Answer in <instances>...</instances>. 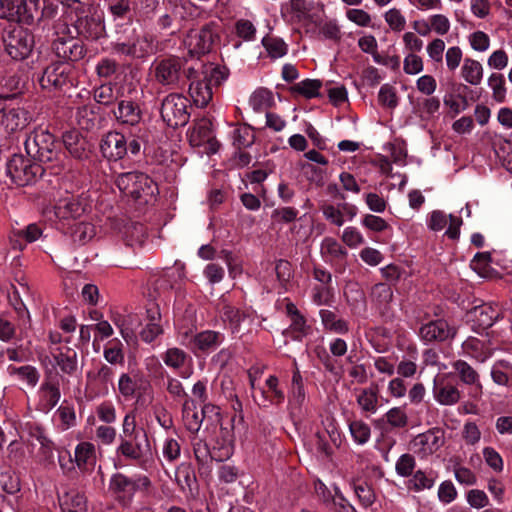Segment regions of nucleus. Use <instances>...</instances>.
Returning <instances> with one entry per match:
<instances>
[{"label": "nucleus", "instance_id": "nucleus-10", "mask_svg": "<svg viewBox=\"0 0 512 512\" xmlns=\"http://www.w3.org/2000/svg\"><path fill=\"white\" fill-rule=\"evenodd\" d=\"M189 100L181 94L167 95L161 104V117L170 127L176 128L188 123L190 113L188 111Z\"/></svg>", "mask_w": 512, "mask_h": 512}, {"label": "nucleus", "instance_id": "nucleus-35", "mask_svg": "<svg viewBox=\"0 0 512 512\" xmlns=\"http://www.w3.org/2000/svg\"><path fill=\"white\" fill-rule=\"evenodd\" d=\"M223 341V335L215 331H203L195 335L191 342V349H198L201 351H209L216 349Z\"/></svg>", "mask_w": 512, "mask_h": 512}, {"label": "nucleus", "instance_id": "nucleus-48", "mask_svg": "<svg viewBox=\"0 0 512 512\" xmlns=\"http://www.w3.org/2000/svg\"><path fill=\"white\" fill-rule=\"evenodd\" d=\"M219 438L221 440H225V447L220 448L219 455L215 456L216 461H223L225 459L230 458L234 452V434L231 427H223L220 428Z\"/></svg>", "mask_w": 512, "mask_h": 512}, {"label": "nucleus", "instance_id": "nucleus-29", "mask_svg": "<svg viewBox=\"0 0 512 512\" xmlns=\"http://www.w3.org/2000/svg\"><path fill=\"white\" fill-rule=\"evenodd\" d=\"M438 479V473L432 469L417 470L413 473L407 483L409 490L414 492H421L430 490L434 487Z\"/></svg>", "mask_w": 512, "mask_h": 512}, {"label": "nucleus", "instance_id": "nucleus-17", "mask_svg": "<svg viewBox=\"0 0 512 512\" xmlns=\"http://www.w3.org/2000/svg\"><path fill=\"white\" fill-rule=\"evenodd\" d=\"M215 39L212 25L191 30L184 39V44L191 55H202L210 51Z\"/></svg>", "mask_w": 512, "mask_h": 512}, {"label": "nucleus", "instance_id": "nucleus-51", "mask_svg": "<svg viewBox=\"0 0 512 512\" xmlns=\"http://www.w3.org/2000/svg\"><path fill=\"white\" fill-rule=\"evenodd\" d=\"M138 387V380L136 376L133 377L128 373L120 375L118 380V391L124 399L128 400L134 397Z\"/></svg>", "mask_w": 512, "mask_h": 512}, {"label": "nucleus", "instance_id": "nucleus-30", "mask_svg": "<svg viewBox=\"0 0 512 512\" xmlns=\"http://www.w3.org/2000/svg\"><path fill=\"white\" fill-rule=\"evenodd\" d=\"M319 316L324 330L335 334H346L349 332L348 322L340 317L336 311L321 309Z\"/></svg>", "mask_w": 512, "mask_h": 512}, {"label": "nucleus", "instance_id": "nucleus-43", "mask_svg": "<svg viewBox=\"0 0 512 512\" xmlns=\"http://www.w3.org/2000/svg\"><path fill=\"white\" fill-rule=\"evenodd\" d=\"M273 102L272 92L264 88L255 90L249 98V105L255 112L267 110L272 106Z\"/></svg>", "mask_w": 512, "mask_h": 512}, {"label": "nucleus", "instance_id": "nucleus-53", "mask_svg": "<svg viewBox=\"0 0 512 512\" xmlns=\"http://www.w3.org/2000/svg\"><path fill=\"white\" fill-rule=\"evenodd\" d=\"M481 430L475 421L468 420L463 424L461 437L467 446H476L481 440Z\"/></svg>", "mask_w": 512, "mask_h": 512}, {"label": "nucleus", "instance_id": "nucleus-19", "mask_svg": "<svg viewBox=\"0 0 512 512\" xmlns=\"http://www.w3.org/2000/svg\"><path fill=\"white\" fill-rule=\"evenodd\" d=\"M75 17L76 19L72 20L74 21L73 29L79 36L96 40L103 35L105 27L100 16L78 14V16Z\"/></svg>", "mask_w": 512, "mask_h": 512}, {"label": "nucleus", "instance_id": "nucleus-4", "mask_svg": "<svg viewBox=\"0 0 512 512\" xmlns=\"http://www.w3.org/2000/svg\"><path fill=\"white\" fill-rule=\"evenodd\" d=\"M55 38L52 41V51L62 62L77 61L83 58L85 50L74 38L72 29L65 21L59 20L55 26Z\"/></svg>", "mask_w": 512, "mask_h": 512}, {"label": "nucleus", "instance_id": "nucleus-63", "mask_svg": "<svg viewBox=\"0 0 512 512\" xmlns=\"http://www.w3.org/2000/svg\"><path fill=\"white\" fill-rule=\"evenodd\" d=\"M290 321L291 323L287 329V333H292L294 339L301 340L309 334L310 326L307 324L302 314L296 315L294 318H291Z\"/></svg>", "mask_w": 512, "mask_h": 512}, {"label": "nucleus", "instance_id": "nucleus-49", "mask_svg": "<svg viewBox=\"0 0 512 512\" xmlns=\"http://www.w3.org/2000/svg\"><path fill=\"white\" fill-rule=\"evenodd\" d=\"M191 443L194 457L200 465H205L212 459L215 460L214 450L211 451L204 440L194 437Z\"/></svg>", "mask_w": 512, "mask_h": 512}, {"label": "nucleus", "instance_id": "nucleus-14", "mask_svg": "<svg viewBox=\"0 0 512 512\" xmlns=\"http://www.w3.org/2000/svg\"><path fill=\"white\" fill-rule=\"evenodd\" d=\"M113 370L108 365H95L86 374V391L93 397L105 396L112 386Z\"/></svg>", "mask_w": 512, "mask_h": 512}, {"label": "nucleus", "instance_id": "nucleus-57", "mask_svg": "<svg viewBox=\"0 0 512 512\" xmlns=\"http://www.w3.org/2000/svg\"><path fill=\"white\" fill-rule=\"evenodd\" d=\"M384 418L386 422L394 428H403L408 424V416L404 406L389 409L385 413Z\"/></svg>", "mask_w": 512, "mask_h": 512}, {"label": "nucleus", "instance_id": "nucleus-22", "mask_svg": "<svg viewBox=\"0 0 512 512\" xmlns=\"http://www.w3.org/2000/svg\"><path fill=\"white\" fill-rule=\"evenodd\" d=\"M432 393L434 399L445 406L455 405L461 398L459 389L455 385L446 382L444 377L434 379Z\"/></svg>", "mask_w": 512, "mask_h": 512}, {"label": "nucleus", "instance_id": "nucleus-9", "mask_svg": "<svg viewBox=\"0 0 512 512\" xmlns=\"http://www.w3.org/2000/svg\"><path fill=\"white\" fill-rule=\"evenodd\" d=\"M45 168L40 163H33L23 155L14 154L6 164V174L18 186H25L41 176Z\"/></svg>", "mask_w": 512, "mask_h": 512}, {"label": "nucleus", "instance_id": "nucleus-37", "mask_svg": "<svg viewBox=\"0 0 512 512\" xmlns=\"http://www.w3.org/2000/svg\"><path fill=\"white\" fill-rule=\"evenodd\" d=\"M42 235V229L35 223L29 224L24 230L13 232L10 242L14 249L22 250L25 243H32Z\"/></svg>", "mask_w": 512, "mask_h": 512}, {"label": "nucleus", "instance_id": "nucleus-62", "mask_svg": "<svg viewBox=\"0 0 512 512\" xmlns=\"http://www.w3.org/2000/svg\"><path fill=\"white\" fill-rule=\"evenodd\" d=\"M345 17L359 27H371L372 16L360 8H349L345 12Z\"/></svg>", "mask_w": 512, "mask_h": 512}, {"label": "nucleus", "instance_id": "nucleus-42", "mask_svg": "<svg viewBox=\"0 0 512 512\" xmlns=\"http://www.w3.org/2000/svg\"><path fill=\"white\" fill-rule=\"evenodd\" d=\"M212 138L211 124L207 120L197 123L189 133V140L193 146H200L205 142H210Z\"/></svg>", "mask_w": 512, "mask_h": 512}, {"label": "nucleus", "instance_id": "nucleus-23", "mask_svg": "<svg viewBox=\"0 0 512 512\" xmlns=\"http://www.w3.org/2000/svg\"><path fill=\"white\" fill-rule=\"evenodd\" d=\"M95 445L88 441L80 442L74 450V462L81 472H91L96 465Z\"/></svg>", "mask_w": 512, "mask_h": 512}, {"label": "nucleus", "instance_id": "nucleus-3", "mask_svg": "<svg viewBox=\"0 0 512 512\" xmlns=\"http://www.w3.org/2000/svg\"><path fill=\"white\" fill-rule=\"evenodd\" d=\"M129 460L136 463L141 469L147 471L153 464L149 440L145 435V444L136 441L134 438H120L119 445L115 449V468L124 466V461Z\"/></svg>", "mask_w": 512, "mask_h": 512}, {"label": "nucleus", "instance_id": "nucleus-13", "mask_svg": "<svg viewBox=\"0 0 512 512\" xmlns=\"http://www.w3.org/2000/svg\"><path fill=\"white\" fill-rule=\"evenodd\" d=\"M11 98L10 94L0 93V125L8 133L23 129L29 121L27 111L8 103Z\"/></svg>", "mask_w": 512, "mask_h": 512}, {"label": "nucleus", "instance_id": "nucleus-25", "mask_svg": "<svg viewBox=\"0 0 512 512\" xmlns=\"http://www.w3.org/2000/svg\"><path fill=\"white\" fill-rule=\"evenodd\" d=\"M161 318V313L157 306L147 309L146 324L140 332V337L145 343L153 342L163 333Z\"/></svg>", "mask_w": 512, "mask_h": 512}, {"label": "nucleus", "instance_id": "nucleus-18", "mask_svg": "<svg viewBox=\"0 0 512 512\" xmlns=\"http://www.w3.org/2000/svg\"><path fill=\"white\" fill-rule=\"evenodd\" d=\"M182 63L179 58L163 59L155 64L154 76L158 83L173 86L178 83Z\"/></svg>", "mask_w": 512, "mask_h": 512}, {"label": "nucleus", "instance_id": "nucleus-60", "mask_svg": "<svg viewBox=\"0 0 512 512\" xmlns=\"http://www.w3.org/2000/svg\"><path fill=\"white\" fill-rule=\"evenodd\" d=\"M56 415L59 418L60 428L62 431H66L74 427L77 423L75 409L72 406L61 405L57 409Z\"/></svg>", "mask_w": 512, "mask_h": 512}, {"label": "nucleus", "instance_id": "nucleus-40", "mask_svg": "<svg viewBox=\"0 0 512 512\" xmlns=\"http://www.w3.org/2000/svg\"><path fill=\"white\" fill-rule=\"evenodd\" d=\"M321 255L327 261H336L344 259L347 255V251L337 240L326 237L321 243Z\"/></svg>", "mask_w": 512, "mask_h": 512}, {"label": "nucleus", "instance_id": "nucleus-61", "mask_svg": "<svg viewBox=\"0 0 512 512\" xmlns=\"http://www.w3.org/2000/svg\"><path fill=\"white\" fill-rule=\"evenodd\" d=\"M162 455L168 462L176 461L181 454V445L174 437L164 439L161 447Z\"/></svg>", "mask_w": 512, "mask_h": 512}, {"label": "nucleus", "instance_id": "nucleus-44", "mask_svg": "<svg viewBox=\"0 0 512 512\" xmlns=\"http://www.w3.org/2000/svg\"><path fill=\"white\" fill-rule=\"evenodd\" d=\"M473 313L475 321L482 328L491 327L500 316L499 310L490 305L478 306Z\"/></svg>", "mask_w": 512, "mask_h": 512}, {"label": "nucleus", "instance_id": "nucleus-52", "mask_svg": "<svg viewBox=\"0 0 512 512\" xmlns=\"http://www.w3.org/2000/svg\"><path fill=\"white\" fill-rule=\"evenodd\" d=\"M349 430L353 440L359 445L367 443L371 437L370 426L362 420L352 421Z\"/></svg>", "mask_w": 512, "mask_h": 512}, {"label": "nucleus", "instance_id": "nucleus-26", "mask_svg": "<svg viewBox=\"0 0 512 512\" xmlns=\"http://www.w3.org/2000/svg\"><path fill=\"white\" fill-rule=\"evenodd\" d=\"M306 392L303 378L298 369L293 372L291 386L288 392V409L291 413L299 412L305 403Z\"/></svg>", "mask_w": 512, "mask_h": 512}, {"label": "nucleus", "instance_id": "nucleus-45", "mask_svg": "<svg viewBox=\"0 0 512 512\" xmlns=\"http://www.w3.org/2000/svg\"><path fill=\"white\" fill-rule=\"evenodd\" d=\"M161 358L166 366L174 370H179L185 365L188 355L180 348L171 347L161 355Z\"/></svg>", "mask_w": 512, "mask_h": 512}, {"label": "nucleus", "instance_id": "nucleus-46", "mask_svg": "<svg viewBox=\"0 0 512 512\" xmlns=\"http://www.w3.org/2000/svg\"><path fill=\"white\" fill-rule=\"evenodd\" d=\"M245 317L244 312L230 305H224L221 311L223 322L229 325L233 333L239 331L240 325Z\"/></svg>", "mask_w": 512, "mask_h": 512}, {"label": "nucleus", "instance_id": "nucleus-21", "mask_svg": "<svg viewBox=\"0 0 512 512\" xmlns=\"http://www.w3.org/2000/svg\"><path fill=\"white\" fill-rule=\"evenodd\" d=\"M420 337L426 342L445 341L455 335V331L443 319L430 321L421 326Z\"/></svg>", "mask_w": 512, "mask_h": 512}, {"label": "nucleus", "instance_id": "nucleus-6", "mask_svg": "<svg viewBox=\"0 0 512 512\" xmlns=\"http://www.w3.org/2000/svg\"><path fill=\"white\" fill-rule=\"evenodd\" d=\"M151 480L145 475L130 478L122 473H115L109 481V490L124 505L130 504L137 491H147Z\"/></svg>", "mask_w": 512, "mask_h": 512}, {"label": "nucleus", "instance_id": "nucleus-55", "mask_svg": "<svg viewBox=\"0 0 512 512\" xmlns=\"http://www.w3.org/2000/svg\"><path fill=\"white\" fill-rule=\"evenodd\" d=\"M55 361L61 371L66 374H73L77 369V354L75 351L68 349L66 353L60 352L55 355Z\"/></svg>", "mask_w": 512, "mask_h": 512}, {"label": "nucleus", "instance_id": "nucleus-56", "mask_svg": "<svg viewBox=\"0 0 512 512\" xmlns=\"http://www.w3.org/2000/svg\"><path fill=\"white\" fill-rule=\"evenodd\" d=\"M321 82L316 79H305L293 86V91L303 95L306 98H314L319 95Z\"/></svg>", "mask_w": 512, "mask_h": 512}, {"label": "nucleus", "instance_id": "nucleus-24", "mask_svg": "<svg viewBox=\"0 0 512 512\" xmlns=\"http://www.w3.org/2000/svg\"><path fill=\"white\" fill-rule=\"evenodd\" d=\"M356 402L362 414L366 417L376 414L379 404V391L376 386L360 388L355 391Z\"/></svg>", "mask_w": 512, "mask_h": 512}, {"label": "nucleus", "instance_id": "nucleus-50", "mask_svg": "<svg viewBox=\"0 0 512 512\" xmlns=\"http://www.w3.org/2000/svg\"><path fill=\"white\" fill-rule=\"evenodd\" d=\"M383 18L393 32H401L406 26V18L399 8L388 9L384 12Z\"/></svg>", "mask_w": 512, "mask_h": 512}, {"label": "nucleus", "instance_id": "nucleus-32", "mask_svg": "<svg viewBox=\"0 0 512 512\" xmlns=\"http://www.w3.org/2000/svg\"><path fill=\"white\" fill-rule=\"evenodd\" d=\"M452 367L462 383L474 386L479 393H482L483 386L480 382V375L469 363L464 360H456Z\"/></svg>", "mask_w": 512, "mask_h": 512}, {"label": "nucleus", "instance_id": "nucleus-64", "mask_svg": "<svg viewBox=\"0 0 512 512\" xmlns=\"http://www.w3.org/2000/svg\"><path fill=\"white\" fill-rule=\"evenodd\" d=\"M378 101L382 106L394 109L398 105L395 87L390 84L382 85L378 93Z\"/></svg>", "mask_w": 512, "mask_h": 512}, {"label": "nucleus", "instance_id": "nucleus-28", "mask_svg": "<svg viewBox=\"0 0 512 512\" xmlns=\"http://www.w3.org/2000/svg\"><path fill=\"white\" fill-rule=\"evenodd\" d=\"M63 144L70 155L76 159H84L88 156V143L77 130L66 131L63 136Z\"/></svg>", "mask_w": 512, "mask_h": 512}, {"label": "nucleus", "instance_id": "nucleus-11", "mask_svg": "<svg viewBox=\"0 0 512 512\" xmlns=\"http://www.w3.org/2000/svg\"><path fill=\"white\" fill-rule=\"evenodd\" d=\"M3 42L5 51L14 60L27 58L34 47L32 33L20 26L8 30L3 37Z\"/></svg>", "mask_w": 512, "mask_h": 512}, {"label": "nucleus", "instance_id": "nucleus-12", "mask_svg": "<svg viewBox=\"0 0 512 512\" xmlns=\"http://www.w3.org/2000/svg\"><path fill=\"white\" fill-rule=\"evenodd\" d=\"M113 50L132 59H143L155 52V45L150 35L134 30L127 41L113 44Z\"/></svg>", "mask_w": 512, "mask_h": 512}, {"label": "nucleus", "instance_id": "nucleus-34", "mask_svg": "<svg viewBox=\"0 0 512 512\" xmlns=\"http://www.w3.org/2000/svg\"><path fill=\"white\" fill-rule=\"evenodd\" d=\"M114 114L118 121L131 126L137 125L142 118L139 107L132 101H120Z\"/></svg>", "mask_w": 512, "mask_h": 512}, {"label": "nucleus", "instance_id": "nucleus-15", "mask_svg": "<svg viewBox=\"0 0 512 512\" xmlns=\"http://www.w3.org/2000/svg\"><path fill=\"white\" fill-rule=\"evenodd\" d=\"M444 445V437L438 430H428L416 435L410 442V450L420 459H426Z\"/></svg>", "mask_w": 512, "mask_h": 512}, {"label": "nucleus", "instance_id": "nucleus-1", "mask_svg": "<svg viewBox=\"0 0 512 512\" xmlns=\"http://www.w3.org/2000/svg\"><path fill=\"white\" fill-rule=\"evenodd\" d=\"M25 150L52 174H58L66 166L65 155L59 151L54 136L46 129L34 130L25 141Z\"/></svg>", "mask_w": 512, "mask_h": 512}, {"label": "nucleus", "instance_id": "nucleus-7", "mask_svg": "<svg viewBox=\"0 0 512 512\" xmlns=\"http://www.w3.org/2000/svg\"><path fill=\"white\" fill-rule=\"evenodd\" d=\"M42 0H0V17L12 22L31 25L39 16Z\"/></svg>", "mask_w": 512, "mask_h": 512}, {"label": "nucleus", "instance_id": "nucleus-2", "mask_svg": "<svg viewBox=\"0 0 512 512\" xmlns=\"http://www.w3.org/2000/svg\"><path fill=\"white\" fill-rule=\"evenodd\" d=\"M187 77L191 81L189 94L194 104L198 107H205L212 99V86L222 84L228 78V72L221 67H211L200 73L190 68Z\"/></svg>", "mask_w": 512, "mask_h": 512}, {"label": "nucleus", "instance_id": "nucleus-16", "mask_svg": "<svg viewBox=\"0 0 512 512\" xmlns=\"http://www.w3.org/2000/svg\"><path fill=\"white\" fill-rule=\"evenodd\" d=\"M72 67L67 62L58 61L46 67L40 85L43 89H60L71 82Z\"/></svg>", "mask_w": 512, "mask_h": 512}, {"label": "nucleus", "instance_id": "nucleus-20", "mask_svg": "<svg viewBox=\"0 0 512 512\" xmlns=\"http://www.w3.org/2000/svg\"><path fill=\"white\" fill-rule=\"evenodd\" d=\"M493 350L494 348L489 339H479L470 336L462 343L463 354L479 363H484L492 357Z\"/></svg>", "mask_w": 512, "mask_h": 512}, {"label": "nucleus", "instance_id": "nucleus-31", "mask_svg": "<svg viewBox=\"0 0 512 512\" xmlns=\"http://www.w3.org/2000/svg\"><path fill=\"white\" fill-rule=\"evenodd\" d=\"M113 323L119 329L121 336L126 342H130L135 337V332L140 326V318L136 314H116Z\"/></svg>", "mask_w": 512, "mask_h": 512}, {"label": "nucleus", "instance_id": "nucleus-36", "mask_svg": "<svg viewBox=\"0 0 512 512\" xmlns=\"http://www.w3.org/2000/svg\"><path fill=\"white\" fill-rule=\"evenodd\" d=\"M460 75L466 83L478 86L482 82L484 69L479 61L466 57L463 60Z\"/></svg>", "mask_w": 512, "mask_h": 512}, {"label": "nucleus", "instance_id": "nucleus-27", "mask_svg": "<svg viewBox=\"0 0 512 512\" xmlns=\"http://www.w3.org/2000/svg\"><path fill=\"white\" fill-rule=\"evenodd\" d=\"M61 512H87V499L83 492L70 488L59 496Z\"/></svg>", "mask_w": 512, "mask_h": 512}, {"label": "nucleus", "instance_id": "nucleus-58", "mask_svg": "<svg viewBox=\"0 0 512 512\" xmlns=\"http://www.w3.org/2000/svg\"><path fill=\"white\" fill-rule=\"evenodd\" d=\"M416 467V461L413 455L402 454L395 463L396 473L404 478L411 477Z\"/></svg>", "mask_w": 512, "mask_h": 512}, {"label": "nucleus", "instance_id": "nucleus-39", "mask_svg": "<svg viewBox=\"0 0 512 512\" xmlns=\"http://www.w3.org/2000/svg\"><path fill=\"white\" fill-rule=\"evenodd\" d=\"M265 385L267 390L261 389V395L264 401H269L273 405H280L285 400V393L279 386V379L275 375H270Z\"/></svg>", "mask_w": 512, "mask_h": 512}, {"label": "nucleus", "instance_id": "nucleus-38", "mask_svg": "<svg viewBox=\"0 0 512 512\" xmlns=\"http://www.w3.org/2000/svg\"><path fill=\"white\" fill-rule=\"evenodd\" d=\"M99 107L95 104L84 105L77 109L75 119L81 129L92 130L99 122Z\"/></svg>", "mask_w": 512, "mask_h": 512}, {"label": "nucleus", "instance_id": "nucleus-5", "mask_svg": "<svg viewBox=\"0 0 512 512\" xmlns=\"http://www.w3.org/2000/svg\"><path fill=\"white\" fill-rule=\"evenodd\" d=\"M115 184L126 197L148 202L154 194V183L146 174L138 171L117 175Z\"/></svg>", "mask_w": 512, "mask_h": 512}, {"label": "nucleus", "instance_id": "nucleus-33", "mask_svg": "<svg viewBox=\"0 0 512 512\" xmlns=\"http://www.w3.org/2000/svg\"><path fill=\"white\" fill-rule=\"evenodd\" d=\"M84 212L81 204L73 197L61 199L53 208L56 219L69 220L79 217Z\"/></svg>", "mask_w": 512, "mask_h": 512}, {"label": "nucleus", "instance_id": "nucleus-41", "mask_svg": "<svg viewBox=\"0 0 512 512\" xmlns=\"http://www.w3.org/2000/svg\"><path fill=\"white\" fill-rule=\"evenodd\" d=\"M124 237L127 245L141 247L147 239V231L143 224L131 223L125 227Z\"/></svg>", "mask_w": 512, "mask_h": 512}, {"label": "nucleus", "instance_id": "nucleus-54", "mask_svg": "<svg viewBox=\"0 0 512 512\" xmlns=\"http://www.w3.org/2000/svg\"><path fill=\"white\" fill-rule=\"evenodd\" d=\"M512 367L508 362L498 361L491 368V378L494 383L505 386L509 383Z\"/></svg>", "mask_w": 512, "mask_h": 512}, {"label": "nucleus", "instance_id": "nucleus-8", "mask_svg": "<svg viewBox=\"0 0 512 512\" xmlns=\"http://www.w3.org/2000/svg\"><path fill=\"white\" fill-rule=\"evenodd\" d=\"M140 149L141 144L137 139L132 138L128 141L122 133L116 131L105 134L100 142L103 156L113 161L121 160L129 153L137 155Z\"/></svg>", "mask_w": 512, "mask_h": 512}, {"label": "nucleus", "instance_id": "nucleus-59", "mask_svg": "<svg viewBox=\"0 0 512 512\" xmlns=\"http://www.w3.org/2000/svg\"><path fill=\"white\" fill-rule=\"evenodd\" d=\"M191 404L188 400L183 404V421L189 431L197 432L200 429L202 419L197 411L191 407Z\"/></svg>", "mask_w": 512, "mask_h": 512}, {"label": "nucleus", "instance_id": "nucleus-47", "mask_svg": "<svg viewBox=\"0 0 512 512\" xmlns=\"http://www.w3.org/2000/svg\"><path fill=\"white\" fill-rule=\"evenodd\" d=\"M262 44L271 58L277 59L287 54L288 46L279 37L265 36L262 39Z\"/></svg>", "mask_w": 512, "mask_h": 512}]
</instances>
